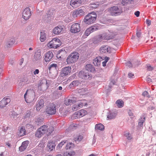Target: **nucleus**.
I'll use <instances>...</instances> for the list:
<instances>
[{
    "instance_id": "obj_23",
    "label": "nucleus",
    "mask_w": 156,
    "mask_h": 156,
    "mask_svg": "<svg viewBox=\"0 0 156 156\" xmlns=\"http://www.w3.org/2000/svg\"><path fill=\"white\" fill-rule=\"evenodd\" d=\"M41 54L40 50L37 51L34 55V58L35 60L36 61L40 60L41 58Z\"/></svg>"
},
{
    "instance_id": "obj_29",
    "label": "nucleus",
    "mask_w": 156,
    "mask_h": 156,
    "mask_svg": "<svg viewBox=\"0 0 156 156\" xmlns=\"http://www.w3.org/2000/svg\"><path fill=\"white\" fill-rule=\"evenodd\" d=\"M25 134L26 130L24 126H22L20 129L19 135L20 136H24Z\"/></svg>"
},
{
    "instance_id": "obj_28",
    "label": "nucleus",
    "mask_w": 156,
    "mask_h": 156,
    "mask_svg": "<svg viewBox=\"0 0 156 156\" xmlns=\"http://www.w3.org/2000/svg\"><path fill=\"white\" fill-rule=\"evenodd\" d=\"M45 130H46V133L48 135L51 134L54 131V128L52 126H49L48 127L47 126V128Z\"/></svg>"
},
{
    "instance_id": "obj_31",
    "label": "nucleus",
    "mask_w": 156,
    "mask_h": 156,
    "mask_svg": "<svg viewBox=\"0 0 156 156\" xmlns=\"http://www.w3.org/2000/svg\"><path fill=\"white\" fill-rule=\"evenodd\" d=\"M95 129H96L103 130L104 129V126L101 123L96 124L95 126Z\"/></svg>"
},
{
    "instance_id": "obj_58",
    "label": "nucleus",
    "mask_w": 156,
    "mask_h": 156,
    "mask_svg": "<svg viewBox=\"0 0 156 156\" xmlns=\"http://www.w3.org/2000/svg\"><path fill=\"white\" fill-rule=\"evenodd\" d=\"M107 62L105 61H104L102 62V65L103 66H106Z\"/></svg>"
},
{
    "instance_id": "obj_39",
    "label": "nucleus",
    "mask_w": 156,
    "mask_h": 156,
    "mask_svg": "<svg viewBox=\"0 0 156 156\" xmlns=\"http://www.w3.org/2000/svg\"><path fill=\"white\" fill-rule=\"evenodd\" d=\"M43 119L42 118H38L36 121V122L37 125H41L43 122Z\"/></svg>"
},
{
    "instance_id": "obj_16",
    "label": "nucleus",
    "mask_w": 156,
    "mask_h": 156,
    "mask_svg": "<svg viewBox=\"0 0 156 156\" xmlns=\"http://www.w3.org/2000/svg\"><path fill=\"white\" fill-rule=\"evenodd\" d=\"M53 56L52 52L51 51H48L45 54L44 60L46 62L50 61Z\"/></svg>"
},
{
    "instance_id": "obj_34",
    "label": "nucleus",
    "mask_w": 156,
    "mask_h": 156,
    "mask_svg": "<svg viewBox=\"0 0 156 156\" xmlns=\"http://www.w3.org/2000/svg\"><path fill=\"white\" fill-rule=\"evenodd\" d=\"M46 37L44 31H42L41 32V36L40 40L41 42H43L46 39Z\"/></svg>"
},
{
    "instance_id": "obj_19",
    "label": "nucleus",
    "mask_w": 156,
    "mask_h": 156,
    "mask_svg": "<svg viewBox=\"0 0 156 156\" xmlns=\"http://www.w3.org/2000/svg\"><path fill=\"white\" fill-rule=\"evenodd\" d=\"M110 48L108 46H103L101 47L100 49V51L101 53H110L111 52Z\"/></svg>"
},
{
    "instance_id": "obj_49",
    "label": "nucleus",
    "mask_w": 156,
    "mask_h": 156,
    "mask_svg": "<svg viewBox=\"0 0 156 156\" xmlns=\"http://www.w3.org/2000/svg\"><path fill=\"white\" fill-rule=\"evenodd\" d=\"M78 108L77 105H75L73 106L72 110L73 111H75L77 110Z\"/></svg>"
},
{
    "instance_id": "obj_5",
    "label": "nucleus",
    "mask_w": 156,
    "mask_h": 156,
    "mask_svg": "<svg viewBox=\"0 0 156 156\" xmlns=\"http://www.w3.org/2000/svg\"><path fill=\"white\" fill-rule=\"evenodd\" d=\"M108 12L110 15L112 16H116L120 15L122 12V9L117 6H113L108 9Z\"/></svg>"
},
{
    "instance_id": "obj_35",
    "label": "nucleus",
    "mask_w": 156,
    "mask_h": 156,
    "mask_svg": "<svg viewBox=\"0 0 156 156\" xmlns=\"http://www.w3.org/2000/svg\"><path fill=\"white\" fill-rule=\"evenodd\" d=\"M74 147V145L73 143L71 142H69L67 143L66 146V149H71L73 148Z\"/></svg>"
},
{
    "instance_id": "obj_51",
    "label": "nucleus",
    "mask_w": 156,
    "mask_h": 156,
    "mask_svg": "<svg viewBox=\"0 0 156 156\" xmlns=\"http://www.w3.org/2000/svg\"><path fill=\"white\" fill-rule=\"evenodd\" d=\"M39 72V70L38 69H36L34 71L33 73L34 75L38 74Z\"/></svg>"
},
{
    "instance_id": "obj_50",
    "label": "nucleus",
    "mask_w": 156,
    "mask_h": 156,
    "mask_svg": "<svg viewBox=\"0 0 156 156\" xmlns=\"http://www.w3.org/2000/svg\"><path fill=\"white\" fill-rule=\"evenodd\" d=\"M79 92H83V93L82 94V95H83V94H85V92H86V90H85V89L84 88H82L80 89V90H79Z\"/></svg>"
},
{
    "instance_id": "obj_32",
    "label": "nucleus",
    "mask_w": 156,
    "mask_h": 156,
    "mask_svg": "<svg viewBox=\"0 0 156 156\" xmlns=\"http://www.w3.org/2000/svg\"><path fill=\"white\" fill-rule=\"evenodd\" d=\"M14 39L13 38H11L10 41H7L5 45L7 47H10L14 44Z\"/></svg>"
},
{
    "instance_id": "obj_18",
    "label": "nucleus",
    "mask_w": 156,
    "mask_h": 156,
    "mask_svg": "<svg viewBox=\"0 0 156 156\" xmlns=\"http://www.w3.org/2000/svg\"><path fill=\"white\" fill-rule=\"evenodd\" d=\"M76 102V99L75 98H72L71 99L65 100L64 103L66 105H71Z\"/></svg>"
},
{
    "instance_id": "obj_45",
    "label": "nucleus",
    "mask_w": 156,
    "mask_h": 156,
    "mask_svg": "<svg viewBox=\"0 0 156 156\" xmlns=\"http://www.w3.org/2000/svg\"><path fill=\"white\" fill-rule=\"evenodd\" d=\"M98 7V5L94 4H92L90 5V8L95 9L97 8Z\"/></svg>"
},
{
    "instance_id": "obj_37",
    "label": "nucleus",
    "mask_w": 156,
    "mask_h": 156,
    "mask_svg": "<svg viewBox=\"0 0 156 156\" xmlns=\"http://www.w3.org/2000/svg\"><path fill=\"white\" fill-rule=\"evenodd\" d=\"M91 33H92V31H91L90 27L86 30L85 32V34L86 35L88 36Z\"/></svg>"
},
{
    "instance_id": "obj_36",
    "label": "nucleus",
    "mask_w": 156,
    "mask_h": 156,
    "mask_svg": "<svg viewBox=\"0 0 156 156\" xmlns=\"http://www.w3.org/2000/svg\"><path fill=\"white\" fill-rule=\"evenodd\" d=\"M117 105L119 108L122 107L124 105L123 102L121 100H118L116 102Z\"/></svg>"
},
{
    "instance_id": "obj_46",
    "label": "nucleus",
    "mask_w": 156,
    "mask_h": 156,
    "mask_svg": "<svg viewBox=\"0 0 156 156\" xmlns=\"http://www.w3.org/2000/svg\"><path fill=\"white\" fill-rule=\"evenodd\" d=\"M144 121V120H141V119L139 120L138 122V125L140 127L142 126Z\"/></svg>"
},
{
    "instance_id": "obj_55",
    "label": "nucleus",
    "mask_w": 156,
    "mask_h": 156,
    "mask_svg": "<svg viewBox=\"0 0 156 156\" xmlns=\"http://www.w3.org/2000/svg\"><path fill=\"white\" fill-rule=\"evenodd\" d=\"M140 12L139 11H137L135 12L134 14L136 17H138L140 15Z\"/></svg>"
},
{
    "instance_id": "obj_4",
    "label": "nucleus",
    "mask_w": 156,
    "mask_h": 156,
    "mask_svg": "<svg viewBox=\"0 0 156 156\" xmlns=\"http://www.w3.org/2000/svg\"><path fill=\"white\" fill-rule=\"evenodd\" d=\"M61 45V42L60 40L57 38H54L47 45L49 48H56Z\"/></svg>"
},
{
    "instance_id": "obj_14",
    "label": "nucleus",
    "mask_w": 156,
    "mask_h": 156,
    "mask_svg": "<svg viewBox=\"0 0 156 156\" xmlns=\"http://www.w3.org/2000/svg\"><path fill=\"white\" fill-rule=\"evenodd\" d=\"M44 102L42 99L38 100L36 104V108L37 111H39L44 106Z\"/></svg>"
},
{
    "instance_id": "obj_38",
    "label": "nucleus",
    "mask_w": 156,
    "mask_h": 156,
    "mask_svg": "<svg viewBox=\"0 0 156 156\" xmlns=\"http://www.w3.org/2000/svg\"><path fill=\"white\" fill-rule=\"evenodd\" d=\"M90 28L91 31H92V32L98 30L99 28V27L97 26L91 27Z\"/></svg>"
},
{
    "instance_id": "obj_24",
    "label": "nucleus",
    "mask_w": 156,
    "mask_h": 156,
    "mask_svg": "<svg viewBox=\"0 0 156 156\" xmlns=\"http://www.w3.org/2000/svg\"><path fill=\"white\" fill-rule=\"evenodd\" d=\"M80 84V82L79 81L77 80L73 81L69 85V87L70 88H72L77 86Z\"/></svg>"
},
{
    "instance_id": "obj_48",
    "label": "nucleus",
    "mask_w": 156,
    "mask_h": 156,
    "mask_svg": "<svg viewBox=\"0 0 156 156\" xmlns=\"http://www.w3.org/2000/svg\"><path fill=\"white\" fill-rule=\"evenodd\" d=\"M126 66L127 67H131L132 66V64L131 62L130 61H129L127 62L126 64Z\"/></svg>"
},
{
    "instance_id": "obj_3",
    "label": "nucleus",
    "mask_w": 156,
    "mask_h": 156,
    "mask_svg": "<svg viewBox=\"0 0 156 156\" xmlns=\"http://www.w3.org/2000/svg\"><path fill=\"white\" fill-rule=\"evenodd\" d=\"M24 97L26 102L29 104L33 102L35 98L33 92L30 90H27L24 95Z\"/></svg>"
},
{
    "instance_id": "obj_59",
    "label": "nucleus",
    "mask_w": 156,
    "mask_h": 156,
    "mask_svg": "<svg viewBox=\"0 0 156 156\" xmlns=\"http://www.w3.org/2000/svg\"><path fill=\"white\" fill-rule=\"evenodd\" d=\"M109 57H106L105 58V61L106 62H107L108 61V60H109Z\"/></svg>"
},
{
    "instance_id": "obj_43",
    "label": "nucleus",
    "mask_w": 156,
    "mask_h": 156,
    "mask_svg": "<svg viewBox=\"0 0 156 156\" xmlns=\"http://www.w3.org/2000/svg\"><path fill=\"white\" fill-rule=\"evenodd\" d=\"M142 95L144 96V97H149L150 95H149V94L148 93V92L147 91H144L143 93H142Z\"/></svg>"
},
{
    "instance_id": "obj_40",
    "label": "nucleus",
    "mask_w": 156,
    "mask_h": 156,
    "mask_svg": "<svg viewBox=\"0 0 156 156\" xmlns=\"http://www.w3.org/2000/svg\"><path fill=\"white\" fill-rule=\"evenodd\" d=\"M83 137L81 135H79L76 137L75 138L74 140L76 141H80L83 139Z\"/></svg>"
},
{
    "instance_id": "obj_33",
    "label": "nucleus",
    "mask_w": 156,
    "mask_h": 156,
    "mask_svg": "<svg viewBox=\"0 0 156 156\" xmlns=\"http://www.w3.org/2000/svg\"><path fill=\"white\" fill-rule=\"evenodd\" d=\"M57 65L55 63H52L50 64L49 67L48 69L49 71L55 70L57 69Z\"/></svg>"
},
{
    "instance_id": "obj_63",
    "label": "nucleus",
    "mask_w": 156,
    "mask_h": 156,
    "mask_svg": "<svg viewBox=\"0 0 156 156\" xmlns=\"http://www.w3.org/2000/svg\"><path fill=\"white\" fill-rule=\"evenodd\" d=\"M44 156H52V155L50 154H47L45 155Z\"/></svg>"
},
{
    "instance_id": "obj_9",
    "label": "nucleus",
    "mask_w": 156,
    "mask_h": 156,
    "mask_svg": "<svg viewBox=\"0 0 156 156\" xmlns=\"http://www.w3.org/2000/svg\"><path fill=\"white\" fill-rule=\"evenodd\" d=\"M31 15V12L29 8H26L23 11L22 17L25 20H28Z\"/></svg>"
},
{
    "instance_id": "obj_6",
    "label": "nucleus",
    "mask_w": 156,
    "mask_h": 156,
    "mask_svg": "<svg viewBox=\"0 0 156 156\" xmlns=\"http://www.w3.org/2000/svg\"><path fill=\"white\" fill-rule=\"evenodd\" d=\"M56 105L53 103L49 104L46 106L45 112L50 115L55 114L56 112Z\"/></svg>"
},
{
    "instance_id": "obj_61",
    "label": "nucleus",
    "mask_w": 156,
    "mask_h": 156,
    "mask_svg": "<svg viewBox=\"0 0 156 156\" xmlns=\"http://www.w3.org/2000/svg\"><path fill=\"white\" fill-rule=\"evenodd\" d=\"M6 145L9 147H10L11 146L10 144L9 143H6Z\"/></svg>"
},
{
    "instance_id": "obj_41",
    "label": "nucleus",
    "mask_w": 156,
    "mask_h": 156,
    "mask_svg": "<svg viewBox=\"0 0 156 156\" xmlns=\"http://www.w3.org/2000/svg\"><path fill=\"white\" fill-rule=\"evenodd\" d=\"M115 114L111 113L108 116L107 118L109 119H111L114 118L115 117Z\"/></svg>"
},
{
    "instance_id": "obj_27",
    "label": "nucleus",
    "mask_w": 156,
    "mask_h": 156,
    "mask_svg": "<svg viewBox=\"0 0 156 156\" xmlns=\"http://www.w3.org/2000/svg\"><path fill=\"white\" fill-rule=\"evenodd\" d=\"M79 75L80 77L82 78H85L89 76L88 73H86V72L82 71L79 73Z\"/></svg>"
},
{
    "instance_id": "obj_12",
    "label": "nucleus",
    "mask_w": 156,
    "mask_h": 156,
    "mask_svg": "<svg viewBox=\"0 0 156 156\" xmlns=\"http://www.w3.org/2000/svg\"><path fill=\"white\" fill-rule=\"evenodd\" d=\"M71 71V66H67L63 68L61 73L62 77L66 76L70 74Z\"/></svg>"
},
{
    "instance_id": "obj_30",
    "label": "nucleus",
    "mask_w": 156,
    "mask_h": 156,
    "mask_svg": "<svg viewBox=\"0 0 156 156\" xmlns=\"http://www.w3.org/2000/svg\"><path fill=\"white\" fill-rule=\"evenodd\" d=\"M75 152L74 151H71L70 152L66 151L63 154V156H75Z\"/></svg>"
},
{
    "instance_id": "obj_57",
    "label": "nucleus",
    "mask_w": 156,
    "mask_h": 156,
    "mask_svg": "<svg viewBox=\"0 0 156 156\" xmlns=\"http://www.w3.org/2000/svg\"><path fill=\"white\" fill-rule=\"evenodd\" d=\"M83 104L82 103H80L78 104V105H77V107H82L83 106Z\"/></svg>"
},
{
    "instance_id": "obj_20",
    "label": "nucleus",
    "mask_w": 156,
    "mask_h": 156,
    "mask_svg": "<svg viewBox=\"0 0 156 156\" xmlns=\"http://www.w3.org/2000/svg\"><path fill=\"white\" fill-rule=\"evenodd\" d=\"M29 144L28 141L27 140L23 142L20 147H19V150L20 151H23L27 148Z\"/></svg>"
},
{
    "instance_id": "obj_8",
    "label": "nucleus",
    "mask_w": 156,
    "mask_h": 156,
    "mask_svg": "<svg viewBox=\"0 0 156 156\" xmlns=\"http://www.w3.org/2000/svg\"><path fill=\"white\" fill-rule=\"evenodd\" d=\"M47 128V126L43 125L41 126L37 131L35 133L36 136L40 138L43 136L44 133H46V130Z\"/></svg>"
},
{
    "instance_id": "obj_11",
    "label": "nucleus",
    "mask_w": 156,
    "mask_h": 156,
    "mask_svg": "<svg viewBox=\"0 0 156 156\" xmlns=\"http://www.w3.org/2000/svg\"><path fill=\"white\" fill-rule=\"evenodd\" d=\"M80 30V24L78 23H75L72 25L70 31L71 32L76 33L79 32Z\"/></svg>"
},
{
    "instance_id": "obj_15",
    "label": "nucleus",
    "mask_w": 156,
    "mask_h": 156,
    "mask_svg": "<svg viewBox=\"0 0 156 156\" xmlns=\"http://www.w3.org/2000/svg\"><path fill=\"white\" fill-rule=\"evenodd\" d=\"M9 98H4L0 101V108H3L5 107L10 102Z\"/></svg>"
},
{
    "instance_id": "obj_53",
    "label": "nucleus",
    "mask_w": 156,
    "mask_h": 156,
    "mask_svg": "<svg viewBox=\"0 0 156 156\" xmlns=\"http://www.w3.org/2000/svg\"><path fill=\"white\" fill-rule=\"evenodd\" d=\"M136 35L137 37L138 38L140 37L141 36V32L140 31H138L136 33Z\"/></svg>"
},
{
    "instance_id": "obj_26",
    "label": "nucleus",
    "mask_w": 156,
    "mask_h": 156,
    "mask_svg": "<svg viewBox=\"0 0 156 156\" xmlns=\"http://www.w3.org/2000/svg\"><path fill=\"white\" fill-rule=\"evenodd\" d=\"M85 69L87 70L89 72H93L95 70V68L90 64L87 65L85 66Z\"/></svg>"
},
{
    "instance_id": "obj_2",
    "label": "nucleus",
    "mask_w": 156,
    "mask_h": 156,
    "mask_svg": "<svg viewBox=\"0 0 156 156\" xmlns=\"http://www.w3.org/2000/svg\"><path fill=\"white\" fill-rule=\"evenodd\" d=\"M97 15L94 12L88 14L84 20V22L87 24L90 25L95 22L97 18Z\"/></svg>"
},
{
    "instance_id": "obj_54",
    "label": "nucleus",
    "mask_w": 156,
    "mask_h": 156,
    "mask_svg": "<svg viewBox=\"0 0 156 156\" xmlns=\"http://www.w3.org/2000/svg\"><path fill=\"white\" fill-rule=\"evenodd\" d=\"M146 23L148 26H150L151 24V21L149 20H147Z\"/></svg>"
},
{
    "instance_id": "obj_7",
    "label": "nucleus",
    "mask_w": 156,
    "mask_h": 156,
    "mask_svg": "<svg viewBox=\"0 0 156 156\" xmlns=\"http://www.w3.org/2000/svg\"><path fill=\"white\" fill-rule=\"evenodd\" d=\"M85 11L84 7H80L73 11L72 15L74 17L81 16L84 15Z\"/></svg>"
},
{
    "instance_id": "obj_64",
    "label": "nucleus",
    "mask_w": 156,
    "mask_h": 156,
    "mask_svg": "<svg viewBox=\"0 0 156 156\" xmlns=\"http://www.w3.org/2000/svg\"><path fill=\"white\" fill-rule=\"evenodd\" d=\"M25 156H32V155L30 154H28L27 155H26Z\"/></svg>"
},
{
    "instance_id": "obj_44",
    "label": "nucleus",
    "mask_w": 156,
    "mask_h": 156,
    "mask_svg": "<svg viewBox=\"0 0 156 156\" xmlns=\"http://www.w3.org/2000/svg\"><path fill=\"white\" fill-rule=\"evenodd\" d=\"M66 143V141H62L58 145V147L59 148H61Z\"/></svg>"
},
{
    "instance_id": "obj_21",
    "label": "nucleus",
    "mask_w": 156,
    "mask_h": 156,
    "mask_svg": "<svg viewBox=\"0 0 156 156\" xmlns=\"http://www.w3.org/2000/svg\"><path fill=\"white\" fill-rule=\"evenodd\" d=\"M102 59L100 57H96L93 60V63L95 66H99L101 64V62Z\"/></svg>"
},
{
    "instance_id": "obj_22",
    "label": "nucleus",
    "mask_w": 156,
    "mask_h": 156,
    "mask_svg": "<svg viewBox=\"0 0 156 156\" xmlns=\"http://www.w3.org/2000/svg\"><path fill=\"white\" fill-rule=\"evenodd\" d=\"M55 146V143L52 140H50L48 142L47 147L50 151H52L54 149Z\"/></svg>"
},
{
    "instance_id": "obj_1",
    "label": "nucleus",
    "mask_w": 156,
    "mask_h": 156,
    "mask_svg": "<svg viewBox=\"0 0 156 156\" xmlns=\"http://www.w3.org/2000/svg\"><path fill=\"white\" fill-rule=\"evenodd\" d=\"M79 57L78 52H74L71 53L66 59V62L68 64L74 63L77 62Z\"/></svg>"
},
{
    "instance_id": "obj_13",
    "label": "nucleus",
    "mask_w": 156,
    "mask_h": 156,
    "mask_svg": "<svg viewBox=\"0 0 156 156\" xmlns=\"http://www.w3.org/2000/svg\"><path fill=\"white\" fill-rule=\"evenodd\" d=\"M81 3V0H71L70 2V5L74 9L80 6Z\"/></svg>"
},
{
    "instance_id": "obj_56",
    "label": "nucleus",
    "mask_w": 156,
    "mask_h": 156,
    "mask_svg": "<svg viewBox=\"0 0 156 156\" xmlns=\"http://www.w3.org/2000/svg\"><path fill=\"white\" fill-rule=\"evenodd\" d=\"M147 69L148 70H152L153 68L152 67L150 66H149V65H147Z\"/></svg>"
},
{
    "instance_id": "obj_62",
    "label": "nucleus",
    "mask_w": 156,
    "mask_h": 156,
    "mask_svg": "<svg viewBox=\"0 0 156 156\" xmlns=\"http://www.w3.org/2000/svg\"><path fill=\"white\" fill-rule=\"evenodd\" d=\"M58 88L59 90H61L62 89V87L61 86H59L58 87Z\"/></svg>"
},
{
    "instance_id": "obj_17",
    "label": "nucleus",
    "mask_w": 156,
    "mask_h": 156,
    "mask_svg": "<svg viewBox=\"0 0 156 156\" xmlns=\"http://www.w3.org/2000/svg\"><path fill=\"white\" fill-rule=\"evenodd\" d=\"M63 30L61 26H57L53 29V33L55 34H59L61 33Z\"/></svg>"
},
{
    "instance_id": "obj_47",
    "label": "nucleus",
    "mask_w": 156,
    "mask_h": 156,
    "mask_svg": "<svg viewBox=\"0 0 156 156\" xmlns=\"http://www.w3.org/2000/svg\"><path fill=\"white\" fill-rule=\"evenodd\" d=\"M128 77L129 78H133L134 77V75L132 73H129L128 74Z\"/></svg>"
},
{
    "instance_id": "obj_10",
    "label": "nucleus",
    "mask_w": 156,
    "mask_h": 156,
    "mask_svg": "<svg viewBox=\"0 0 156 156\" xmlns=\"http://www.w3.org/2000/svg\"><path fill=\"white\" fill-rule=\"evenodd\" d=\"M87 114V112L81 109L75 112L73 115V118L76 119L82 117Z\"/></svg>"
},
{
    "instance_id": "obj_52",
    "label": "nucleus",
    "mask_w": 156,
    "mask_h": 156,
    "mask_svg": "<svg viewBox=\"0 0 156 156\" xmlns=\"http://www.w3.org/2000/svg\"><path fill=\"white\" fill-rule=\"evenodd\" d=\"M128 113L129 116H131V118L133 117L132 116H133V114L130 110H129L128 111Z\"/></svg>"
},
{
    "instance_id": "obj_25",
    "label": "nucleus",
    "mask_w": 156,
    "mask_h": 156,
    "mask_svg": "<svg viewBox=\"0 0 156 156\" xmlns=\"http://www.w3.org/2000/svg\"><path fill=\"white\" fill-rule=\"evenodd\" d=\"M114 38V36L111 34L110 35H107L103 34L101 36V38L104 40H109Z\"/></svg>"
},
{
    "instance_id": "obj_42",
    "label": "nucleus",
    "mask_w": 156,
    "mask_h": 156,
    "mask_svg": "<svg viewBox=\"0 0 156 156\" xmlns=\"http://www.w3.org/2000/svg\"><path fill=\"white\" fill-rule=\"evenodd\" d=\"M125 135L126 137H127V138L128 140H130L132 138V137L131 136V135L128 133H125Z\"/></svg>"
},
{
    "instance_id": "obj_60",
    "label": "nucleus",
    "mask_w": 156,
    "mask_h": 156,
    "mask_svg": "<svg viewBox=\"0 0 156 156\" xmlns=\"http://www.w3.org/2000/svg\"><path fill=\"white\" fill-rule=\"evenodd\" d=\"M147 81L149 83L151 82V80L150 78H148L147 79Z\"/></svg>"
}]
</instances>
